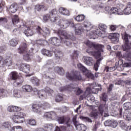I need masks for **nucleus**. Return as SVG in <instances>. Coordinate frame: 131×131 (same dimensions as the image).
Returning <instances> with one entry per match:
<instances>
[{
    "instance_id": "obj_6",
    "label": "nucleus",
    "mask_w": 131,
    "mask_h": 131,
    "mask_svg": "<svg viewBox=\"0 0 131 131\" xmlns=\"http://www.w3.org/2000/svg\"><path fill=\"white\" fill-rule=\"evenodd\" d=\"M128 61H130L129 62H126L123 64V60L119 59L118 62L115 63V66L117 67L118 71H122L124 69V67H131V58L129 59L127 58Z\"/></svg>"
},
{
    "instance_id": "obj_35",
    "label": "nucleus",
    "mask_w": 131,
    "mask_h": 131,
    "mask_svg": "<svg viewBox=\"0 0 131 131\" xmlns=\"http://www.w3.org/2000/svg\"><path fill=\"white\" fill-rule=\"evenodd\" d=\"M103 60V57H101L99 58L95 64H94V69L95 71H98L99 70V67L100 66V63H101V61Z\"/></svg>"
},
{
    "instance_id": "obj_5",
    "label": "nucleus",
    "mask_w": 131,
    "mask_h": 131,
    "mask_svg": "<svg viewBox=\"0 0 131 131\" xmlns=\"http://www.w3.org/2000/svg\"><path fill=\"white\" fill-rule=\"evenodd\" d=\"M56 15H57V10L53 9L49 13L46 14L43 16V21L47 22V21L50 20L51 22H55L56 21Z\"/></svg>"
},
{
    "instance_id": "obj_10",
    "label": "nucleus",
    "mask_w": 131,
    "mask_h": 131,
    "mask_svg": "<svg viewBox=\"0 0 131 131\" xmlns=\"http://www.w3.org/2000/svg\"><path fill=\"white\" fill-rule=\"evenodd\" d=\"M74 90L76 92V95H80L82 93V90L80 88L76 87H74L73 84H71L68 85L67 87H62L59 89L60 92H63V91H71V89Z\"/></svg>"
},
{
    "instance_id": "obj_45",
    "label": "nucleus",
    "mask_w": 131,
    "mask_h": 131,
    "mask_svg": "<svg viewBox=\"0 0 131 131\" xmlns=\"http://www.w3.org/2000/svg\"><path fill=\"white\" fill-rule=\"evenodd\" d=\"M117 69V67L116 66H115L114 67H106L104 71H106V72H111L112 71H114Z\"/></svg>"
},
{
    "instance_id": "obj_16",
    "label": "nucleus",
    "mask_w": 131,
    "mask_h": 131,
    "mask_svg": "<svg viewBox=\"0 0 131 131\" xmlns=\"http://www.w3.org/2000/svg\"><path fill=\"white\" fill-rule=\"evenodd\" d=\"M58 33L59 35H62L64 36L66 39H71L72 40H74L75 39V37L73 36V34H71L70 35L68 34L66 31L59 30L58 31Z\"/></svg>"
},
{
    "instance_id": "obj_3",
    "label": "nucleus",
    "mask_w": 131,
    "mask_h": 131,
    "mask_svg": "<svg viewBox=\"0 0 131 131\" xmlns=\"http://www.w3.org/2000/svg\"><path fill=\"white\" fill-rule=\"evenodd\" d=\"M106 29H107V26L103 24H100L98 28H96L94 32H92L90 33V35L92 36V38L94 36H101V37H104V35L106 33Z\"/></svg>"
},
{
    "instance_id": "obj_13",
    "label": "nucleus",
    "mask_w": 131,
    "mask_h": 131,
    "mask_svg": "<svg viewBox=\"0 0 131 131\" xmlns=\"http://www.w3.org/2000/svg\"><path fill=\"white\" fill-rule=\"evenodd\" d=\"M12 66L13 65V61L11 58H8L6 59L4 57L0 56V67H5V66Z\"/></svg>"
},
{
    "instance_id": "obj_44",
    "label": "nucleus",
    "mask_w": 131,
    "mask_h": 131,
    "mask_svg": "<svg viewBox=\"0 0 131 131\" xmlns=\"http://www.w3.org/2000/svg\"><path fill=\"white\" fill-rule=\"evenodd\" d=\"M131 13V5L128 4L127 7L124 10V14L125 15H129Z\"/></svg>"
},
{
    "instance_id": "obj_31",
    "label": "nucleus",
    "mask_w": 131,
    "mask_h": 131,
    "mask_svg": "<svg viewBox=\"0 0 131 131\" xmlns=\"http://www.w3.org/2000/svg\"><path fill=\"white\" fill-rule=\"evenodd\" d=\"M24 79L23 77H21L20 78H17L16 81L13 83L14 86H21L22 83H23Z\"/></svg>"
},
{
    "instance_id": "obj_43",
    "label": "nucleus",
    "mask_w": 131,
    "mask_h": 131,
    "mask_svg": "<svg viewBox=\"0 0 131 131\" xmlns=\"http://www.w3.org/2000/svg\"><path fill=\"white\" fill-rule=\"evenodd\" d=\"M80 118L85 122H89V123H92L93 122V120H92L91 118H90L88 117H83L82 116H81L80 117Z\"/></svg>"
},
{
    "instance_id": "obj_27",
    "label": "nucleus",
    "mask_w": 131,
    "mask_h": 131,
    "mask_svg": "<svg viewBox=\"0 0 131 131\" xmlns=\"http://www.w3.org/2000/svg\"><path fill=\"white\" fill-rule=\"evenodd\" d=\"M119 123L122 129H125V130H130L131 125L126 127V124H125V123H124V122L122 120L119 121Z\"/></svg>"
},
{
    "instance_id": "obj_59",
    "label": "nucleus",
    "mask_w": 131,
    "mask_h": 131,
    "mask_svg": "<svg viewBox=\"0 0 131 131\" xmlns=\"http://www.w3.org/2000/svg\"><path fill=\"white\" fill-rule=\"evenodd\" d=\"M64 43V45H66V46H67V47H71V42H70V41H68V40H65L64 39H63V42L62 43Z\"/></svg>"
},
{
    "instance_id": "obj_52",
    "label": "nucleus",
    "mask_w": 131,
    "mask_h": 131,
    "mask_svg": "<svg viewBox=\"0 0 131 131\" xmlns=\"http://www.w3.org/2000/svg\"><path fill=\"white\" fill-rule=\"evenodd\" d=\"M87 100L89 102H94L95 101V97H94V95L91 94V93L89 94L88 96L87 97Z\"/></svg>"
},
{
    "instance_id": "obj_21",
    "label": "nucleus",
    "mask_w": 131,
    "mask_h": 131,
    "mask_svg": "<svg viewBox=\"0 0 131 131\" xmlns=\"http://www.w3.org/2000/svg\"><path fill=\"white\" fill-rule=\"evenodd\" d=\"M84 63L88 65V66H93L94 65V59L91 57L84 56L83 57Z\"/></svg>"
},
{
    "instance_id": "obj_8",
    "label": "nucleus",
    "mask_w": 131,
    "mask_h": 131,
    "mask_svg": "<svg viewBox=\"0 0 131 131\" xmlns=\"http://www.w3.org/2000/svg\"><path fill=\"white\" fill-rule=\"evenodd\" d=\"M25 116V114L22 112H17L15 113L14 115L11 117V119L15 123H21L23 122V121L20 120L21 118H24Z\"/></svg>"
},
{
    "instance_id": "obj_48",
    "label": "nucleus",
    "mask_w": 131,
    "mask_h": 131,
    "mask_svg": "<svg viewBox=\"0 0 131 131\" xmlns=\"http://www.w3.org/2000/svg\"><path fill=\"white\" fill-rule=\"evenodd\" d=\"M54 66V62L52 60H48L45 67L47 68H52Z\"/></svg>"
},
{
    "instance_id": "obj_9",
    "label": "nucleus",
    "mask_w": 131,
    "mask_h": 131,
    "mask_svg": "<svg viewBox=\"0 0 131 131\" xmlns=\"http://www.w3.org/2000/svg\"><path fill=\"white\" fill-rule=\"evenodd\" d=\"M123 39H124L125 45L123 46V50L125 52H130L131 43L128 42V35L126 33L123 34Z\"/></svg>"
},
{
    "instance_id": "obj_37",
    "label": "nucleus",
    "mask_w": 131,
    "mask_h": 131,
    "mask_svg": "<svg viewBox=\"0 0 131 131\" xmlns=\"http://www.w3.org/2000/svg\"><path fill=\"white\" fill-rule=\"evenodd\" d=\"M22 88L24 92H25L26 93H30V92H31L32 90V88L29 85H23Z\"/></svg>"
},
{
    "instance_id": "obj_22",
    "label": "nucleus",
    "mask_w": 131,
    "mask_h": 131,
    "mask_svg": "<svg viewBox=\"0 0 131 131\" xmlns=\"http://www.w3.org/2000/svg\"><path fill=\"white\" fill-rule=\"evenodd\" d=\"M98 88H100V89L98 88H95V86H94V84H92L91 85L90 87H88L91 90V93H92L93 94H97L98 92H100L102 91V85L100 84H98Z\"/></svg>"
},
{
    "instance_id": "obj_36",
    "label": "nucleus",
    "mask_w": 131,
    "mask_h": 131,
    "mask_svg": "<svg viewBox=\"0 0 131 131\" xmlns=\"http://www.w3.org/2000/svg\"><path fill=\"white\" fill-rule=\"evenodd\" d=\"M10 78L12 80H16L19 78V75H18V73L16 72H12L10 74Z\"/></svg>"
},
{
    "instance_id": "obj_30",
    "label": "nucleus",
    "mask_w": 131,
    "mask_h": 131,
    "mask_svg": "<svg viewBox=\"0 0 131 131\" xmlns=\"http://www.w3.org/2000/svg\"><path fill=\"white\" fill-rule=\"evenodd\" d=\"M18 10V5L16 3L12 4L9 9V12L10 13H16Z\"/></svg>"
},
{
    "instance_id": "obj_24",
    "label": "nucleus",
    "mask_w": 131,
    "mask_h": 131,
    "mask_svg": "<svg viewBox=\"0 0 131 131\" xmlns=\"http://www.w3.org/2000/svg\"><path fill=\"white\" fill-rule=\"evenodd\" d=\"M59 13L63 16H70L69 10L64 7H60L59 8Z\"/></svg>"
},
{
    "instance_id": "obj_20",
    "label": "nucleus",
    "mask_w": 131,
    "mask_h": 131,
    "mask_svg": "<svg viewBox=\"0 0 131 131\" xmlns=\"http://www.w3.org/2000/svg\"><path fill=\"white\" fill-rule=\"evenodd\" d=\"M73 123L76 126V128H78L79 130L86 131V127L83 124H79L78 122L76 121V119L74 118L73 119Z\"/></svg>"
},
{
    "instance_id": "obj_33",
    "label": "nucleus",
    "mask_w": 131,
    "mask_h": 131,
    "mask_svg": "<svg viewBox=\"0 0 131 131\" xmlns=\"http://www.w3.org/2000/svg\"><path fill=\"white\" fill-rule=\"evenodd\" d=\"M42 55L47 56V57H52L53 56V52L50 51L46 49H42L41 51Z\"/></svg>"
},
{
    "instance_id": "obj_61",
    "label": "nucleus",
    "mask_w": 131,
    "mask_h": 131,
    "mask_svg": "<svg viewBox=\"0 0 131 131\" xmlns=\"http://www.w3.org/2000/svg\"><path fill=\"white\" fill-rule=\"evenodd\" d=\"M63 100V97L62 96L58 95L56 97V102H61Z\"/></svg>"
},
{
    "instance_id": "obj_50",
    "label": "nucleus",
    "mask_w": 131,
    "mask_h": 131,
    "mask_svg": "<svg viewBox=\"0 0 131 131\" xmlns=\"http://www.w3.org/2000/svg\"><path fill=\"white\" fill-rule=\"evenodd\" d=\"M9 45L11 47H16L18 45V40L16 39H12L9 41Z\"/></svg>"
},
{
    "instance_id": "obj_51",
    "label": "nucleus",
    "mask_w": 131,
    "mask_h": 131,
    "mask_svg": "<svg viewBox=\"0 0 131 131\" xmlns=\"http://www.w3.org/2000/svg\"><path fill=\"white\" fill-rule=\"evenodd\" d=\"M27 124H30V125L35 126L36 125V121L34 119H31L27 120Z\"/></svg>"
},
{
    "instance_id": "obj_23",
    "label": "nucleus",
    "mask_w": 131,
    "mask_h": 131,
    "mask_svg": "<svg viewBox=\"0 0 131 131\" xmlns=\"http://www.w3.org/2000/svg\"><path fill=\"white\" fill-rule=\"evenodd\" d=\"M48 7L47 5L42 4V5H36L35 6V9L39 12L40 11H47Z\"/></svg>"
},
{
    "instance_id": "obj_63",
    "label": "nucleus",
    "mask_w": 131,
    "mask_h": 131,
    "mask_svg": "<svg viewBox=\"0 0 131 131\" xmlns=\"http://www.w3.org/2000/svg\"><path fill=\"white\" fill-rule=\"evenodd\" d=\"M123 106H124V108L126 110H128V109H129V106H130V103L129 102L125 103L123 104Z\"/></svg>"
},
{
    "instance_id": "obj_38",
    "label": "nucleus",
    "mask_w": 131,
    "mask_h": 131,
    "mask_svg": "<svg viewBox=\"0 0 131 131\" xmlns=\"http://www.w3.org/2000/svg\"><path fill=\"white\" fill-rule=\"evenodd\" d=\"M54 52V54H55V58L59 60V59H61L62 57L63 56V54H62V52L57 50Z\"/></svg>"
},
{
    "instance_id": "obj_19",
    "label": "nucleus",
    "mask_w": 131,
    "mask_h": 131,
    "mask_svg": "<svg viewBox=\"0 0 131 131\" xmlns=\"http://www.w3.org/2000/svg\"><path fill=\"white\" fill-rule=\"evenodd\" d=\"M99 111L100 113V115L101 116H103V113H104V117H107V116H109V114H108V107L105 105H100L99 107Z\"/></svg>"
},
{
    "instance_id": "obj_53",
    "label": "nucleus",
    "mask_w": 131,
    "mask_h": 131,
    "mask_svg": "<svg viewBox=\"0 0 131 131\" xmlns=\"http://www.w3.org/2000/svg\"><path fill=\"white\" fill-rule=\"evenodd\" d=\"M101 126V123L100 122H95V124L94 125V128L93 129V131H97V129L99 128Z\"/></svg>"
},
{
    "instance_id": "obj_1",
    "label": "nucleus",
    "mask_w": 131,
    "mask_h": 131,
    "mask_svg": "<svg viewBox=\"0 0 131 131\" xmlns=\"http://www.w3.org/2000/svg\"><path fill=\"white\" fill-rule=\"evenodd\" d=\"M85 45L91 50H96L95 52L89 51V50H87V53L93 55V56L96 57L97 58H100V57H101V52H103V48H104L103 46L101 45H95L93 43V42H91L89 40L85 42Z\"/></svg>"
},
{
    "instance_id": "obj_49",
    "label": "nucleus",
    "mask_w": 131,
    "mask_h": 131,
    "mask_svg": "<svg viewBox=\"0 0 131 131\" xmlns=\"http://www.w3.org/2000/svg\"><path fill=\"white\" fill-rule=\"evenodd\" d=\"M12 23L14 25L18 24L20 22L19 17L17 15H14L12 19Z\"/></svg>"
},
{
    "instance_id": "obj_47",
    "label": "nucleus",
    "mask_w": 131,
    "mask_h": 131,
    "mask_svg": "<svg viewBox=\"0 0 131 131\" xmlns=\"http://www.w3.org/2000/svg\"><path fill=\"white\" fill-rule=\"evenodd\" d=\"M55 71H56L58 74H60V75H63V74H64V70L62 68L56 67L55 68Z\"/></svg>"
},
{
    "instance_id": "obj_29",
    "label": "nucleus",
    "mask_w": 131,
    "mask_h": 131,
    "mask_svg": "<svg viewBox=\"0 0 131 131\" xmlns=\"http://www.w3.org/2000/svg\"><path fill=\"white\" fill-rule=\"evenodd\" d=\"M32 109L34 112H36V113H40L41 110H42V106H40L38 104H33L32 106Z\"/></svg>"
},
{
    "instance_id": "obj_32",
    "label": "nucleus",
    "mask_w": 131,
    "mask_h": 131,
    "mask_svg": "<svg viewBox=\"0 0 131 131\" xmlns=\"http://www.w3.org/2000/svg\"><path fill=\"white\" fill-rule=\"evenodd\" d=\"M91 94V88H88L86 89V91L84 92V94L83 95H81L80 97V99L81 100H83V99H85V98H88V96Z\"/></svg>"
},
{
    "instance_id": "obj_18",
    "label": "nucleus",
    "mask_w": 131,
    "mask_h": 131,
    "mask_svg": "<svg viewBox=\"0 0 131 131\" xmlns=\"http://www.w3.org/2000/svg\"><path fill=\"white\" fill-rule=\"evenodd\" d=\"M16 65H17L20 71H23L25 73H29L30 72V66L29 64L20 63L19 64H16Z\"/></svg>"
},
{
    "instance_id": "obj_15",
    "label": "nucleus",
    "mask_w": 131,
    "mask_h": 131,
    "mask_svg": "<svg viewBox=\"0 0 131 131\" xmlns=\"http://www.w3.org/2000/svg\"><path fill=\"white\" fill-rule=\"evenodd\" d=\"M66 77L68 79H69V80H80L82 78L81 75H80L79 73H78L77 74H74L73 73H67Z\"/></svg>"
},
{
    "instance_id": "obj_12",
    "label": "nucleus",
    "mask_w": 131,
    "mask_h": 131,
    "mask_svg": "<svg viewBox=\"0 0 131 131\" xmlns=\"http://www.w3.org/2000/svg\"><path fill=\"white\" fill-rule=\"evenodd\" d=\"M36 30L38 34H41L45 37L48 36V35L50 34V29H49L47 27H43L42 29H41V28H40V27L38 26L36 27Z\"/></svg>"
},
{
    "instance_id": "obj_46",
    "label": "nucleus",
    "mask_w": 131,
    "mask_h": 131,
    "mask_svg": "<svg viewBox=\"0 0 131 131\" xmlns=\"http://www.w3.org/2000/svg\"><path fill=\"white\" fill-rule=\"evenodd\" d=\"M53 127L52 124H46L44 125V129L47 131H51Z\"/></svg>"
},
{
    "instance_id": "obj_60",
    "label": "nucleus",
    "mask_w": 131,
    "mask_h": 131,
    "mask_svg": "<svg viewBox=\"0 0 131 131\" xmlns=\"http://www.w3.org/2000/svg\"><path fill=\"white\" fill-rule=\"evenodd\" d=\"M111 120H107L104 122V124L105 126H111Z\"/></svg>"
},
{
    "instance_id": "obj_41",
    "label": "nucleus",
    "mask_w": 131,
    "mask_h": 131,
    "mask_svg": "<svg viewBox=\"0 0 131 131\" xmlns=\"http://www.w3.org/2000/svg\"><path fill=\"white\" fill-rule=\"evenodd\" d=\"M8 96H9V93L7 90L0 89V97H3V98H4V97H8Z\"/></svg>"
},
{
    "instance_id": "obj_2",
    "label": "nucleus",
    "mask_w": 131,
    "mask_h": 131,
    "mask_svg": "<svg viewBox=\"0 0 131 131\" xmlns=\"http://www.w3.org/2000/svg\"><path fill=\"white\" fill-rule=\"evenodd\" d=\"M76 26L78 28L76 29L75 34L77 35L81 34V32H83V31H90L93 28V25L88 20H85L83 22V27L80 26L79 24L76 25Z\"/></svg>"
},
{
    "instance_id": "obj_58",
    "label": "nucleus",
    "mask_w": 131,
    "mask_h": 131,
    "mask_svg": "<svg viewBox=\"0 0 131 131\" xmlns=\"http://www.w3.org/2000/svg\"><path fill=\"white\" fill-rule=\"evenodd\" d=\"M5 128H11V124L9 122H5L2 125Z\"/></svg>"
},
{
    "instance_id": "obj_57",
    "label": "nucleus",
    "mask_w": 131,
    "mask_h": 131,
    "mask_svg": "<svg viewBox=\"0 0 131 131\" xmlns=\"http://www.w3.org/2000/svg\"><path fill=\"white\" fill-rule=\"evenodd\" d=\"M89 116H90V117H92V118L97 119V118H98V114H97V113L92 112L90 113Z\"/></svg>"
},
{
    "instance_id": "obj_62",
    "label": "nucleus",
    "mask_w": 131,
    "mask_h": 131,
    "mask_svg": "<svg viewBox=\"0 0 131 131\" xmlns=\"http://www.w3.org/2000/svg\"><path fill=\"white\" fill-rule=\"evenodd\" d=\"M51 119H56L57 118V114L54 112H50Z\"/></svg>"
},
{
    "instance_id": "obj_14",
    "label": "nucleus",
    "mask_w": 131,
    "mask_h": 131,
    "mask_svg": "<svg viewBox=\"0 0 131 131\" xmlns=\"http://www.w3.org/2000/svg\"><path fill=\"white\" fill-rule=\"evenodd\" d=\"M70 120V118L66 116L58 117L57 119V121L59 124H64V123H66L68 126V127H71V126H70V124H69Z\"/></svg>"
},
{
    "instance_id": "obj_25",
    "label": "nucleus",
    "mask_w": 131,
    "mask_h": 131,
    "mask_svg": "<svg viewBox=\"0 0 131 131\" xmlns=\"http://www.w3.org/2000/svg\"><path fill=\"white\" fill-rule=\"evenodd\" d=\"M109 38L112 41H118L119 40V34L117 33H111L109 36Z\"/></svg>"
},
{
    "instance_id": "obj_40",
    "label": "nucleus",
    "mask_w": 131,
    "mask_h": 131,
    "mask_svg": "<svg viewBox=\"0 0 131 131\" xmlns=\"http://www.w3.org/2000/svg\"><path fill=\"white\" fill-rule=\"evenodd\" d=\"M48 43V42L46 40H37L36 41L35 46H46Z\"/></svg>"
},
{
    "instance_id": "obj_55",
    "label": "nucleus",
    "mask_w": 131,
    "mask_h": 131,
    "mask_svg": "<svg viewBox=\"0 0 131 131\" xmlns=\"http://www.w3.org/2000/svg\"><path fill=\"white\" fill-rule=\"evenodd\" d=\"M107 93H103L101 95V99L104 102H107Z\"/></svg>"
},
{
    "instance_id": "obj_4",
    "label": "nucleus",
    "mask_w": 131,
    "mask_h": 131,
    "mask_svg": "<svg viewBox=\"0 0 131 131\" xmlns=\"http://www.w3.org/2000/svg\"><path fill=\"white\" fill-rule=\"evenodd\" d=\"M18 53L19 54H24V59L26 61H30V55L27 52V44L26 43H23L22 46L18 49Z\"/></svg>"
},
{
    "instance_id": "obj_54",
    "label": "nucleus",
    "mask_w": 131,
    "mask_h": 131,
    "mask_svg": "<svg viewBox=\"0 0 131 131\" xmlns=\"http://www.w3.org/2000/svg\"><path fill=\"white\" fill-rule=\"evenodd\" d=\"M118 125V122H117V121L116 120H112L111 126L112 127H113L114 128H115Z\"/></svg>"
},
{
    "instance_id": "obj_42",
    "label": "nucleus",
    "mask_w": 131,
    "mask_h": 131,
    "mask_svg": "<svg viewBox=\"0 0 131 131\" xmlns=\"http://www.w3.org/2000/svg\"><path fill=\"white\" fill-rule=\"evenodd\" d=\"M114 14L115 15H122V12H119L118 11V9L116 8H112L111 9V12L110 13L111 14Z\"/></svg>"
},
{
    "instance_id": "obj_64",
    "label": "nucleus",
    "mask_w": 131,
    "mask_h": 131,
    "mask_svg": "<svg viewBox=\"0 0 131 131\" xmlns=\"http://www.w3.org/2000/svg\"><path fill=\"white\" fill-rule=\"evenodd\" d=\"M18 129H21L20 126H16L12 128V131H18Z\"/></svg>"
},
{
    "instance_id": "obj_26",
    "label": "nucleus",
    "mask_w": 131,
    "mask_h": 131,
    "mask_svg": "<svg viewBox=\"0 0 131 131\" xmlns=\"http://www.w3.org/2000/svg\"><path fill=\"white\" fill-rule=\"evenodd\" d=\"M59 25L61 28H67V27L69 26V21L68 20L60 19L59 21Z\"/></svg>"
},
{
    "instance_id": "obj_39",
    "label": "nucleus",
    "mask_w": 131,
    "mask_h": 131,
    "mask_svg": "<svg viewBox=\"0 0 131 131\" xmlns=\"http://www.w3.org/2000/svg\"><path fill=\"white\" fill-rule=\"evenodd\" d=\"M22 93L21 91L18 90H14L13 91V96L15 98H21Z\"/></svg>"
},
{
    "instance_id": "obj_7",
    "label": "nucleus",
    "mask_w": 131,
    "mask_h": 131,
    "mask_svg": "<svg viewBox=\"0 0 131 131\" xmlns=\"http://www.w3.org/2000/svg\"><path fill=\"white\" fill-rule=\"evenodd\" d=\"M29 24H30V23H27L25 26H17L18 28H23V27H25V28H26L24 32V33L26 36H32V35L34 34V32H33V30H32V27L31 26H28Z\"/></svg>"
},
{
    "instance_id": "obj_34",
    "label": "nucleus",
    "mask_w": 131,
    "mask_h": 131,
    "mask_svg": "<svg viewBox=\"0 0 131 131\" xmlns=\"http://www.w3.org/2000/svg\"><path fill=\"white\" fill-rule=\"evenodd\" d=\"M84 19H85V16L83 14H79L75 17V20L77 22H82L84 21Z\"/></svg>"
},
{
    "instance_id": "obj_17",
    "label": "nucleus",
    "mask_w": 131,
    "mask_h": 131,
    "mask_svg": "<svg viewBox=\"0 0 131 131\" xmlns=\"http://www.w3.org/2000/svg\"><path fill=\"white\" fill-rule=\"evenodd\" d=\"M77 67H78V68L80 69V70H81V71H82V72L84 73L85 75L87 76V77H89L90 78L94 77V75H93V74H92L91 72L88 70V69H86V68H85L84 66H82L81 63H78L77 64Z\"/></svg>"
},
{
    "instance_id": "obj_28",
    "label": "nucleus",
    "mask_w": 131,
    "mask_h": 131,
    "mask_svg": "<svg viewBox=\"0 0 131 131\" xmlns=\"http://www.w3.org/2000/svg\"><path fill=\"white\" fill-rule=\"evenodd\" d=\"M38 96L39 99L42 100L43 99H47V92L45 90H41L37 92Z\"/></svg>"
},
{
    "instance_id": "obj_11",
    "label": "nucleus",
    "mask_w": 131,
    "mask_h": 131,
    "mask_svg": "<svg viewBox=\"0 0 131 131\" xmlns=\"http://www.w3.org/2000/svg\"><path fill=\"white\" fill-rule=\"evenodd\" d=\"M49 42L53 46L60 47L62 45V42H63V38L60 37V39H59L57 37H51L49 40Z\"/></svg>"
},
{
    "instance_id": "obj_56",
    "label": "nucleus",
    "mask_w": 131,
    "mask_h": 131,
    "mask_svg": "<svg viewBox=\"0 0 131 131\" xmlns=\"http://www.w3.org/2000/svg\"><path fill=\"white\" fill-rule=\"evenodd\" d=\"M32 82L35 85H38L39 84V80L36 78L32 79Z\"/></svg>"
}]
</instances>
